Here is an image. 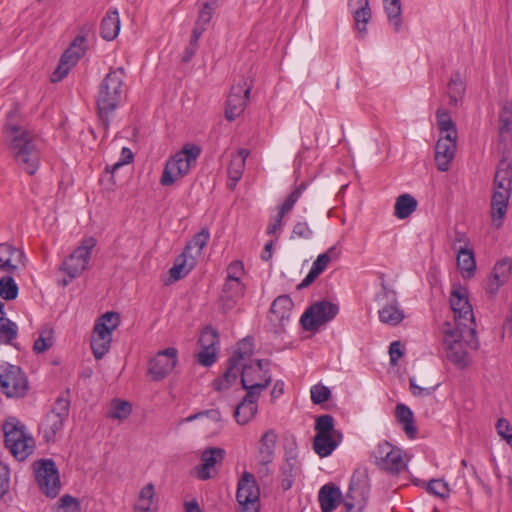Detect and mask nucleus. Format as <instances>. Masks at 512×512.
Returning a JSON list of instances; mask_svg holds the SVG:
<instances>
[{"mask_svg":"<svg viewBox=\"0 0 512 512\" xmlns=\"http://www.w3.org/2000/svg\"><path fill=\"white\" fill-rule=\"evenodd\" d=\"M28 390V381L20 367L5 363L0 366V391L8 398L23 397Z\"/></svg>","mask_w":512,"mask_h":512,"instance_id":"obj_10","label":"nucleus"},{"mask_svg":"<svg viewBox=\"0 0 512 512\" xmlns=\"http://www.w3.org/2000/svg\"><path fill=\"white\" fill-rule=\"evenodd\" d=\"M292 235L297 236L299 238L310 239L313 235V231L309 227L307 222L299 221L294 225Z\"/></svg>","mask_w":512,"mask_h":512,"instance_id":"obj_64","label":"nucleus"},{"mask_svg":"<svg viewBox=\"0 0 512 512\" xmlns=\"http://www.w3.org/2000/svg\"><path fill=\"white\" fill-rule=\"evenodd\" d=\"M416 209V199L410 194H402L396 199L394 215L398 219H405L409 217Z\"/></svg>","mask_w":512,"mask_h":512,"instance_id":"obj_38","label":"nucleus"},{"mask_svg":"<svg viewBox=\"0 0 512 512\" xmlns=\"http://www.w3.org/2000/svg\"><path fill=\"white\" fill-rule=\"evenodd\" d=\"M331 396V391L324 385H314L311 388V400L314 404H321Z\"/></svg>","mask_w":512,"mask_h":512,"instance_id":"obj_57","label":"nucleus"},{"mask_svg":"<svg viewBox=\"0 0 512 512\" xmlns=\"http://www.w3.org/2000/svg\"><path fill=\"white\" fill-rule=\"evenodd\" d=\"M342 493L334 484H326L320 488L318 501L322 512H332L340 504Z\"/></svg>","mask_w":512,"mask_h":512,"instance_id":"obj_28","label":"nucleus"},{"mask_svg":"<svg viewBox=\"0 0 512 512\" xmlns=\"http://www.w3.org/2000/svg\"><path fill=\"white\" fill-rule=\"evenodd\" d=\"M298 461L295 454H287L285 461L280 469L281 487L283 490H289L298 473Z\"/></svg>","mask_w":512,"mask_h":512,"instance_id":"obj_34","label":"nucleus"},{"mask_svg":"<svg viewBox=\"0 0 512 512\" xmlns=\"http://www.w3.org/2000/svg\"><path fill=\"white\" fill-rule=\"evenodd\" d=\"M254 352V343L252 337H246L238 342L237 348L227 361V368L222 377L216 378L212 385L216 391L228 389L241 375L242 361L249 359Z\"/></svg>","mask_w":512,"mask_h":512,"instance_id":"obj_4","label":"nucleus"},{"mask_svg":"<svg viewBox=\"0 0 512 512\" xmlns=\"http://www.w3.org/2000/svg\"><path fill=\"white\" fill-rule=\"evenodd\" d=\"M459 330L445 331L444 345L447 359L459 369H464L469 364L468 352L461 341Z\"/></svg>","mask_w":512,"mask_h":512,"instance_id":"obj_15","label":"nucleus"},{"mask_svg":"<svg viewBox=\"0 0 512 512\" xmlns=\"http://www.w3.org/2000/svg\"><path fill=\"white\" fill-rule=\"evenodd\" d=\"M120 31L119 13L116 9L110 10L103 17L100 25V35L104 40L115 39Z\"/></svg>","mask_w":512,"mask_h":512,"instance_id":"obj_33","label":"nucleus"},{"mask_svg":"<svg viewBox=\"0 0 512 512\" xmlns=\"http://www.w3.org/2000/svg\"><path fill=\"white\" fill-rule=\"evenodd\" d=\"M120 325L117 312H106L100 316L94 325L90 346L96 359H102L109 351L112 342V332Z\"/></svg>","mask_w":512,"mask_h":512,"instance_id":"obj_5","label":"nucleus"},{"mask_svg":"<svg viewBox=\"0 0 512 512\" xmlns=\"http://www.w3.org/2000/svg\"><path fill=\"white\" fill-rule=\"evenodd\" d=\"M450 306L454 312L456 321H473V309L469 303L468 294L465 288L459 286L452 290L450 296Z\"/></svg>","mask_w":512,"mask_h":512,"instance_id":"obj_21","label":"nucleus"},{"mask_svg":"<svg viewBox=\"0 0 512 512\" xmlns=\"http://www.w3.org/2000/svg\"><path fill=\"white\" fill-rule=\"evenodd\" d=\"M395 416L407 437L409 439L416 438L417 428L414 424V415L411 409L405 404L398 403L395 408Z\"/></svg>","mask_w":512,"mask_h":512,"instance_id":"obj_32","label":"nucleus"},{"mask_svg":"<svg viewBox=\"0 0 512 512\" xmlns=\"http://www.w3.org/2000/svg\"><path fill=\"white\" fill-rule=\"evenodd\" d=\"M278 435L274 429H268L260 438L258 448L259 464L266 467L272 463Z\"/></svg>","mask_w":512,"mask_h":512,"instance_id":"obj_27","label":"nucleus"},{"mask_svg":"<svg viewBox=\"0 0 512 512\" xmlns=\"http://www.w3.org/2000/svg\"><path fill=\"white\" fill-rule=\"evenodd\" d=\"M96 243L94 237L83 239L81 244L65 258L59 270L65 272L70 279L79 277L87 269L92 250L96 246Z\"/></svg>","mask_w":512,"mask_h":512,"instance_id":"obj_8","label":"nucleus"},{"mask_svg":"<svg viewBox=\"0 0 512 512\" xmlns=\"http://www.w3.org/2000/svg\"><path fill=\"white\" fill-rule=\"evenodd\" d=\"M199 344L204 349H216L219 346V334L211 326H207L201 332Z\"/></svg>","mask_w":512,"mask_h":512,"instance_id":"obj_50","label":"nucleus"},{"mask_svg":"<svg viewBox=\"0 0 512 512\" xmlns=\"http://www.w3.org/2000/svg\"><path fill=\"white\" fill-rule=\"evenodd\" d=\"M427 491L442 499L448 497L449 488L448 484L441 479H433L428 483Z\"/></svg>","mask_w":512,"mask_h":512,"instance_id":"obj_56","label":"nucleus"},{"mask_svg":"<svg viewBox=\"0 0 512 512\" xmlns=\"http://www.w3.org/2000/svg\"><path fill=\"white\" fill-rule=\"evenodd\" d=\"M511 123H512V105L510 103H505L502 106L501 112L499 114V136L502 140L505 139L506 134L510 133Z\"/></svg>","mask_w":512,"mask_h":512,"instance_id":"obj_48","label":"nucleus"},{"mask_svg":"<svg viewBox=\"0 0 512 512\" xmlns=\"http://www.w3.org/2000/svg\"><path fill=\"white\" fill-rule=\"evenodd\" d=\"M293 302L288 295L278 296L272 303L268 318L275 327V333L285 330L286 324L290 321Z\"/></svg>","mask_w":512,"mask_h":512,"instance_id":"obj_16","label":"nucleus"},{"mask_svg":"<svg viewBox=\"0 0 512 512\" xmlns=\"http://www.w3.org/2000/svg\"><path fill=\"white\" fill-rule=\"evenodd\" d=\"M53 512H80V503L76 498L64 495L59 499L58 505L54 508Z\"/></svg>","mask_w":512,"mask_h":512,"instance_id":"obj_52","label":"nucleus"},{"mask_svg":"<svg viewBox=\"0 0 512 512\" xmlns=\"http://www.w3.org/2000/svg\"><path fill=\"white\" fill-rule=\"evenodd\" d=\"M384 8L390 25L395 32H399L402 26V7L400 0H383Z\"/></svg>","mask_w":512,"mask_h":512,"instance_id":"obj_41","label":"nucleus"},{"mask_svg":"<svg viewBox=\"0 0 512 512\" xmlns=\"http://www.w3.org/2000/svg\"><path fill=\"white\" fill-rule=\"evenodd\" d=\"M436 118L440 137L449 135L451 138H458L456 125L447 110L441 108L438 109L436 112Z\"/></svg>","mask_w":512,"mask_h":512,"instance_id":"obj_40","label":"nucleus"},{"mask_svg":"<svg viewBox=\"0 0 512 512\" xmlns=\"http://www.w3.org/2000/svg\"><path fill=\"white\" fill-rule=\"evenodd\" d=\"M71 68L72 66L61 57L58 66L51 75V82L56 83L61 81L68 75Z\"/></svg>","mask_w":512,"mask_h":512,"instance_id":"obj_62","label":"nucleus"},{"mask_svg":"<svg viewBox=\"0 0 512 512\" xmlns=\"http://www.w3.org/2000/svg\"><path fill=\"white\" fill-rule=\"evenodd\" d=\"M244 274V266L241 261H233L227 267V277L225 281L241 282V276Z\"/></svg>","mask_w":512,"mask_h":512,"instance_id":"obj_58","label":"nucleus"},{"mask_svg":"<svg viewBox=\"0 0 512 512\" xmlns=\"http://www.w3.org/2000/svg\"><path fill=\"white\" fill-rule=\"evenodd\" d=\"M364 4L355 11L354 21L359 33L365 34L367 31V24L371 19V10L369 7V0H363Z\"/></svg>","mask_w":512,"mask_h":512,"instance_id":"obj_46","label":"nucleus"},{"mask_svg":"<svg viewBox=\"0 0 512 512\" xmlns=\"http://www.w3.org/2000/svg\"><path fill=\"white\" fill-rule=\"evenodd\" d=\"M457 147V138H451L449 135L439 137L435 145V163L441 172L450 169V164L455 157Z\"/></svg>","mask_w":512,"mask_h":512,"instance_id":"obj_17","label":"nucleus"},{"mask_svg":"<svg viewBox=\"0 0 512 512\" xmlns=\"http://www.w3.org/2000/svg\"><path fill=\"white\" fill-rule=\"evenodd\" d=\"M354 493L365 496L368 493V477L366 470H356L351 478L347 498L354 499Z\"/></svg>","mask_w":512,"mask_h":512,"instance_id":"obj_39","label":"nucleus"},{"mask_svg":"<svg viewBox=\"0 0 512 512\" xmlns=\"http://www.w3.org/2000/svg\"><path fill=\"white\" fill-rule=\"evenodd\" d=\"M450 104L456 105L465 92V85L459 72H454L448 83Z\"/></svg>","mask_w":512,"mask_h":512,"instance_id":"obj_45","label":"nucleus"},{"mask_svg":"<svg viewBox=\"0 0 512 512\" xmlns=\"http://www.w3.org/2000/svg\"><path fill=\"white\" fill-rule=\"evenodd\" d=\"M196 260L183 252L175 259L173 267L169 269V282L184 278L195 266Z\"/></svg>","mask_w":512,"mask_h":512,"instance_id":"obj_31","label":"nucleus"},{"mask_svg":"<svg viewBox=\"0 0 512 512\" xmlns=\"http://www.w3.org/2000/svg\"><path fill=\"white\" fill-rule=\"evenodd\" d=\"M376 465L391 475H398L407 468L402 450L388 441L380 442L372 452Z\"/></svg>","mask_w":512,"mask_h":512,"instance_id":"obj_9","label":"nucleus"},{"mask_svg":"<svg viewBox=\"0 0 512 512\" xmlns=\"http://www.w3.org/2000/svg\"><path fill=\"white\" fill-rule=\"evenodd\" d=\"M5 447L17 460L23 461L34 451L35 441L31 436L26 435L16 442V445Z\"/></svg>","mask_w":512,"mask_h":512,"instance_id":"obj_42","label":"nucleus"},{"mask_svg":"<svg viewBox=\"0 0 512 512\" xmlns=\"http://www.w3.org/2000/svg\"><path fill=\"white\" fill-rule=\"evenodd\" d=\"M210 239V233L207 228L201 229L193 238L186 244L183 253L190 255L196 261L202 254L203 248L207 245Z\"/></svg>","mask_w":512,"mask_h":512,"instance_id":"obj_35","label":"nucleus"},{"mask_svg":"<svg viewBox=\"0 0 512 512\" xmlns=\"http://www.w3.org/2000/svg\"><path fill=\"white\" fill-rule=\"evenodd\" d=\"M308 183L301 182L295 189L289 194L284 203L280 206L279 212L275 220L270 223L267 227V234H274L281 226L282 219L286 213L292 210L295 203L299 200L302 193L307 189Z\"/></svg>","mask_w":512,"mask_h":512,"instance_id":"obj_24","label":"nucleus"},{"mask_svg":"<svg viewBox=\"0 0 512 512\" xmlns=\"http://www.w3.org/2000/svg\"><path fill=\"white\" fill-rule=\"evenodd\" d=\"M225 457V450L220 447H208L201 453V464L195 467L197 477L200 480L212 478L211 470L217 463H221Z\"/></svg>","mask_w":512,"mask_h":512,"instance_id":"obj_20","label":"nucleus"},{"mask_svg":"<svg viewBox=\"0 0 512 512\" xmlns=\"http://www.w3.org/2000/svg\"><path fill=\"white\" fill-rule=\"evenodd\" d=\"M201 153V148L195 144H186L182 150L173 155L165 164L160 183L170 186L187 175Z\"/></svg>","mask_w":512,"mask_h":512,"instance_id":"obj_3","label":"nucleus"},{"mask_svg":"<svg viewBox=\"0 0 512 512\" xmlns=\"http://www.w3.org/2000/svg\"><path fill=\"white\" fill-rule=\"evenodd\" d=\"M251 89L252 81L244 77L237 85H233L231 87L225 109V118L228 121H234L244 112L250 97Z\"/></svg>","mask_w":512,"mask_h":512,"instance_id":"obj_12","label":"nucleus"},{"mask_svg":"<svg viewBox=\"0 0 512 512\" xmlns=\"http://www.w3.org/2000/svg\"><path fill=\"white\" fill-rule=\"evenodd\" d=\"M339 312V307L327 300L319 301L302 314L300 322L304 330L315 331L321 325L331 321Z\"/></svg>","mask_w":512,"mask_h":512,"instance_id":"obj_11","label":"nucleus"},{"mask_svg":"<svg viewBox=\"0 0 512 512\" xmlns=\"http://www.w3.org/2000/svg\"><path fill=\"white\" fill-rule=\"evenodd\" d=\"M217 359V350L216 349H204L197 354V360L198 362L205 366L210 367L215 363Z\"/></svg>","mask_w":512,"mask_h":512,"instance_id":"obj_60","label":"nucleus"},{"mask_svg":"<svg viewBox=\"0 0 512 512\" xmlns=\"http://www.w3.org/2000/svg\"><path fill=\"white\" fill-rule=\"evenodd\" d=\"M125 76L123 67L111 68L99 84L95 100L98 117L105 130L109 128L110 116L122 102Z\"/></svg>","mask_w":512,"mask_h":512,"instance_id":"obj_2","label":"nucleus"},{"mask_svg":"<svg viewBox=\"0 0 512 512\" xmlns=\"http://www.w3.org/2000/svg\"><path fill=\"white\" fill-rule=\"evenodd\" d=\"M177 362L178 350L175 347H168L157 352L149 361L148 374L154 381H160L171 373Z\"/></svg>","mask_w":512,"mask_h":512,"instance_id":"obj_13","label":"nucleus"},{"mask_svg":"<svg viewBox=\"0 0 512 512\" xmlns=\"http://www.w3.org/2000/svg\"><path fill=\"white\" fill-rule=\"evenodd\" d=\"M132 412V406L127 401L114 400L112 408L108 412V417L113 419H126Z\"/></svg>","mask_w":512,"mask_h":512,"instance_id":"obj_51","label":"nucleus"},{"mask_svg":"<svg viewBox=\"0 0 512 512\" xmlns=\"http://www.w3.org/2000/svg\"><path fill=\"white\" fill-rule=\"evenodd\" d=\"M18 327L15 322L0 314V343L12 345L17 338Z\"/></svg>","mask_w":512,"mask_h":512,"instance_id":"obj_44","label":"nucleus"},{"mask_svg":"<svg viewBox=\"0 0 512 512\" xmlns=\"http://www.w3.org/2000/svg\"><path fill=\"white\" fill-rule=\"evenodd\" d=\"M245 286L242 282L225 281L219 296V308L227 313L232 310L244 296Z\"/></svg>","mask_w":512,"mask_h":512,"instance_id":"obj_22","label":"nucleus"},{"mask_svg":"<svg viewBox=\"0 0 512 512\" xmlns=\"http://www.w3.org/2000/svg\"><path fill=\"white\" fill-rule=\"evenodd\" d=\"M69 392L59 395L51 410L46 414L40 425V431L47 443L55 442L57 434L63 429L64 422L69 416Z\"/></svg>","mask_w":512,"mask_h":512,"instance_id":"obj_6","label":"nucleus"},{"mask_svg":"<svg viewBox=\"0 0 512 512\" xmlns=\"http://www.w3.org/2000/svg\"><path fill=\"white\" fill-rule=\"evenodd\" d=\"M512 269V263L509 258H503L498 261L492 270L491 277L487 286V292L496 295L499 288L509 279Z\"/></svg>","mask_w":512,"mask_h":512,"instance_id":"obj_25","label":"nucleus"},{"mask_svg":"<svg viewBox=\"0 0 512 512\" xmlns=\"http://www.w3.org/2000/svg\"><path fill=\"white\" fill-rule=\"evenodd\" d=\"M53 345L52 330H44L35 340L33 350L36 353H43Z\"/></svg>","mask_w":512,"mask_h":512,"instance_id":"obj_54","label":"nucleus"},{"mask_svg":"<svg viewBox=\"0 0 512 512\" xmlns=\"http://www.w3.org/2000/svg\"><path fill=\"white\" fill-rule=\"evenodd\" d=\"M15 257L17 258L18 262H21V260L24 258V254L22 251L8 243H1L0 271L14 273L17 269V264L13 263Z\"/></svg>","mask_w":512,"mask_h":512,"instance_id":"obj_29","label":"nucleus"},{"mask_svg":"<svg viewBox=\"0 0 512 512\" xmlns=\"http://www.w3.org/2000/svg\"><path fill=\"white\" fill-rule=\"evenodd\" d=\"M237 502L249 503L259 500V488L256 484L254 476L249 472H244L238 482L236 492Z\"/></svg>","mask_w":512,"mask_h":512,"instance_id":"obj_26","label":"nucleus"},{"mask_svg":"<svg viewBox=\"0 0 512 512\" xmlns=\"http://www.w3.org/2000/svg\"><path fill=\"white\" fill-rule=\"evenodd\" d=\"M272 382V376L270 371H264V374L261 373L259 377L257 373H255L253 365H242L241 372V384L242 388L247 392L256 390L261 395V392L265 390Z\"/></svg>","mask_w":512,"mask_h":512,"instance_id":"obj_19","label":"nucleus"},{"mask_svg":"<svg viewBox=\"0 0 512 512\" xmlns=\"http://www.w3.org/2000/svg\"><path fill=\"white\" fill-rule=\"evenodd\" d=\"M457 266L463 277L470 278L474 275L476 261L472 249L461 247L457 253Z\"/></svg>","mask_w":512,"mask_h":512,"instance_id":"obj_36","label":"nucleus"},{"mask_svg":"<svg viewBox=\"0 0 512 512\" xmlns=\"http://www.w3.org/2000/svg\"><path fill=\"white\" fill-rule=\"evenodd\" d=\"M315 430L316 433L334 434L338 438L343 437L342 433L334 428V418L329 414L321 415L316 419Z\"/></svg>","mask_w":512,"mask_h":512,"instance_id":"obj_49","label":"nucleus"},{"mask_svg":"<svg viewBox=\"0 0 512 512\" xmlns=\"http://www.w3.org/2000/svg\"><path fill=\"white\" fill-rule=\"evenodd\" d=\"M3 133L8 151L18 167L27 174L34 175L39 168L41 158L38 137L23 126L14 123L12 113L8 114Z\"/></svg>","mask_w":512,"mask_h":512,"instance_id":"obj_1","label":"nucleus"},{"mask_svg":"<svg viewBox=\"0 0 512 512\" xmlns=\"http://www.w3.org/2000/svg\"><path fill=\"white\" fill-rule=\"evenodd\" d=\"M35 481L40 491L50 498H55L61 489L59 471L52 459H41L33 463Z\"/></svg>","mask_w":512,"mask_h":512,"instance_id":"obj_7","label":"nucleus"},{"mask_svg":"<svg viewBox=\"0 0 512 512\" xmlns=\"http://www.w3.org/2000/svg\"><path fill=\"white\" fill-rule=\"evenodd\" d=\"M380 321L392 326L398 325L404 319V313L399 309L397 301L385 305L379 310Z\"/></svg>","mask_w":512,"mask_h":512,"instance_id":"obj_43","label":"nucleus"},{"mask_svg":"<svg viewBox=\"0 0 512 512\" xmlns=\"http://www.w3.org/2000/svg\"><path fill=\"white\" fill-rule=\"evenodd\" d=\"M244 169L245 165L242 159H231L228 166V177L230 181H233V186H236L241 179Z\"/></svg>","mask_w":512,"mask_h":512,"instance_id":"obj_55","label":"nucleus"},{"mask_svg":"<svg viewBox=\"0 0 512 512\" xmlns=\"http://www.w3.org/2000/svg\"><path fill=\"white\" fill-rule=\"evenodd\" d=\"M4 431V443L5 446H13L16 445V442H19L20 439L25 437L27 434L25 433L24 425L19 421H6L3 424Z\"/></svg>","mask_w":512,"mask_h":512,"instance_id":"obj_37","label":"nucleus"},{"mask_svg":"<svg viewBox=\"0 0 512 512\" xmlns=\"http://www.w3.org/2000/svg\"><path fill=\"white\" fill-rule=\"evenodd\" d=\"M18 285L11 276H3L0 278V297L4 300L11 301L18 296Z\"/></svg>","mask_w":512,"mask_h":512,"instance_id":"obj_47","label":"nucleus"},{"mask_svg":"<svg viewBox=\"0 0 512 512\" xmlns=\"http://www.w3.org/2000/svg\"><path fill=\"white\" fill-rule=\"evenodd\" d=\"M121 160H119L117 163L113 164L111 167L107 166L106 170L110 172L111 174H114V172L121 166L128 164L133 161V153L131 150L127 147H123L121 151Z\"/></svg>","mask_w":512,"mask_h":512,"instance_id":"obj_63","label":"nucleus"},{"mask_svg":"<svg viewBox=\"0 0 512 512\" xmlns=\"http://www.w3.org/2000/svg\"><path fill=\"white\" fill-rule=\"evenodd\" d=\"M342 438L334 434L316 433L313 449L321 458L329 456L339 445Z\"/></svg>","mask_w":512,"mask_h":512,"instance_id":"obj_30","label":"nucleus"},{"mask_svg":"<svg viewBox=\"0 0 512 512\" xmlns=\"http://www.w3.org/2000/svg\"><path fill=\"white\" fill-rule=\"evenodd\" d=\"M259 393L252 390L246 393L243 399L236 405L233 416L239 425L248 424L258 412Z\"/></svg>","mask_w":512,"mask_h":512,"instance_id":"obj_18","label":"nucleus"},{"mask_svg":"<svg viewBox=\"0 0 512 512\" xmlns=\"http://www.w3.org/2000/svg\"><path fill=\"white\" fill-rule=\"evenodd\" d=\"M92 27L85 25L80 29L79 34L74 38L69 47L62 54V58L74 67L78 61L85 55L87 46V36L91 32Z\"/></svg>","mask_w":512,"mask_h":512,"instance_id":"obj_23","label":"nucleus"},{"mask_svg":"<svg viewBox=\"0 0 512 512\" xmlns=\"http://www.w3.org/2000/svg\"><path fill=\"white\" fill-rule=\"evenodd\" d=\"M511 191L512 184L496 180L493 181L491 219L497 228L501 227L503 224V218L507 211Z\"/></svg>","mask_w":512,"mask_h":512,"instance_id":"obj_14","label":"nucleus"},{"mask_svg":"<svg viewBox=\"0 0 512 512\" xmlns=\"http://www.w3.org/2000/svg\"><path fill=\"white\" fill-rule=\"evenodd\" d=\"M215 9L216 8L211 6H208V8H206V5L202 4L198 12V17L195 22V25L200 27H206L207 24L211 21Z\"/></svg>","mask_w":512,"mask_h":512,"instance_id":"obj_61","label":"nucleus"},{"mask_svg":"<svg viewBox=\"0 0 512 512\" xmlns=\"http://www.w3.org/2000/svg\"><path fill=\"white\" fill-rule=\"evenodd\" d=\"M496 429L498 434L505 439L510 446H512V426L509 421L504 418L498 419Z\"/></svg>","mask_w":512,"mask_h":512,"instance_id":"obj_59","label":"nucleus"},{"mask_svg":"<svg viewBox=\"0 0 512 512\" xmlns=\"http://www.w3.org/2000/svg\"><path fill=\"white\" fill-rule=\"evenodd\" d=\"M494 180L512 184V166L505 158L500 160Z\"/></svg>","mask_w":512,"mask_h":512,"instance_id":"obj_53","label":"nucleus"}]
</instances>
